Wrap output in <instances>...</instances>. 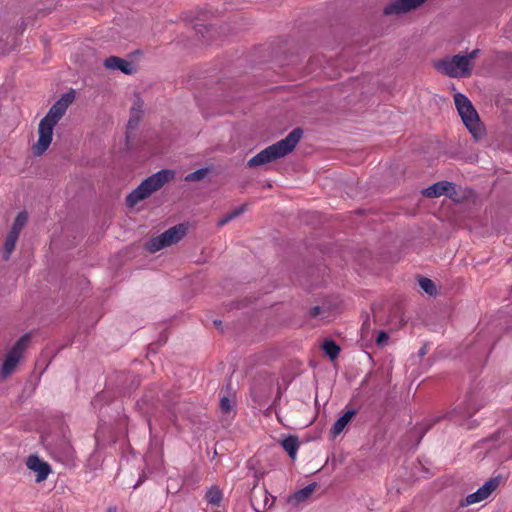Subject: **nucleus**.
Segmentation results:
<instances>
[{
  "label": "nucleus",
  "instance_id": "nucleus-1",
  "mask_svg": "<svg viewBox=\"0 0 512 512\" xmlns=\"http://www.w3.org/2000/svg\"><path fill=\"white\" fill-rule=\"evenodd\" d=\"M73 99V93L62 95V97L51 106L48 113L40 120L38 140L32 146L34 155L41 156L49 148L53 138L54 127L64 116Z\"/></svg>",
  "mask_w": 512,
  "mask_h": 512
},
{
  "label": "nucleus",
  "instance_id": "nucleus-2",
  "mask_svg": "<svg viewBox=\"0 0 512 512\" xmlns=\"http://www.w3.org/2000/svg\"><path fill=\"white\" fill-rule=\"evenodd\" d=\"M303 131L300 128L293 129L284 139L265 148L248 161L249 167H257L289 154L296 147L302 137Z\"/></svg>",
  "mask_w": 512,
  "mask_h": 512
},
{
  "label": "nucleus",
  "instance_id": "nucleus-3",
  "mask_svg": "<svg viewBox=\"0 0 512 512\" xmlns=\"http://www.w3.org/2000/svg\"><path fill=\"white\" fill-rule=\"evenodd\" d=\"M480 50L474 49L467 55L446 57L435 63L436 69L450 77L462 78L471 75L472 61L479 55Z\"/></svg>",
  "mask_w": 512,
  "mask_h": 512
},
{
  "label": "nucleus",
  "instance_id": "nucleus-4",
  "mask_svg": "<svg viewBox=\"0 0 512 512\" xmlns=\"http://www.w3.org/2000/svg\"><path fill=\"white\" fill-rule=\"evenodd\" d=\"M174 178V172L163 169L143 180L141 184L127 196V205L135 206L140 201L149 197L153 192L159 190L165 183Z\"/></svg>",
  "mask_w": 512,
  "mask_h": 512
},
{
  "label": "nucleus",
  "instance_id": "nucleus-5",
  "mask_svg": "<svg viewBox=\"0 0 512 512\" xmlns=\"http://www.w3.org/2000/svg\"><path fill=\"white\" fill-rule=\"evenodd\" d=\"M454 102L466 128L475 139L480 138L483 134V126L471 101L464 94L456 93Z\"/></svg>",
  "mask_w": 512,
  "mask_h": 512
},
{
  "label": "nucleus",
  "instance_id": "nucleus-6",
  "mask_svg": "<svg viewBox=\"0 0 512 512\" xmlns=\"http://www.w3.org/2000/svg\"><path fill=\"white\" fill-rule=\"evenodd\" d=\"M187 233V227L184 224H178L161 233L157 237L150 239L146 243V249L155 253L163 248L178 243Z\"/></svg>",
  "mask_w": 512,
  "mask_h": 512
},
{
  "label": "nucleus",
  "instance_id": "nucleus-7",
  "mask_svg": "<svg viewBox=\"0 0 512 512\" xmlns=\"http://www.w3.org/2000/svg\"><path fill=\"white\" fill-rule=\"evenodd\" d=\"M29 342V336H22L13 347L7 352L0 369V377L5 379L9 377L16 369L23 351Z\"/></svg>",
  "mask_w": 512,
  "mask_h": 512
},
{
  "label": "nucleus",
  "instance_id": "nucleus-8",
  "mask_svg": "<svg viewBox=\"0 0 512 512\" xmlns=\"http://www.w3.org/2000/svg\"><path fill=\"white\" fill-rule=\"evenodd\" d=\"M427 0H394L387 4L384 8L385 15L405 14L417 9Z\"/></svg>",
  "mask_w": 512,
  "mask_h": 512
},
{
  "label": "nucleus",
  "instance_id": "nucleus-9",
  "mask_svg": "<svg viewBox=\"0 0 512 512\" xmlns=\"http://www.w3.org/2000/svg\"><path fill=\"white\" fill-rule=\"evenodd\" d=\"M26 465L31 471H33L37 474L36 475L37 482L44 481L48 477L49 473L51 472L49 464L47 462L41 460L36 455L29 456L27 459Z\"/></svg>",
  "mask_w": 512,
  "mask_h": 512
},
{
  "label": "nucleus",
  "instance_id": "nucleus-10",
  "mask_svg": "<svg viewBox=\"0 0 512 512\" xmlns=\"http://www.w3.org/2000/svg\"><path fill=\"white\" fill-rule=\"evenodd\" d=\"M104 66L109 70H119L125 74H132L135 71L133 64L117 56H110L105 59Z\"/></svg>",
  "mask_w": 512,
  "mask_h": 512
},
{
  "label": "nucleus",
  "instance_id": "nucleus-11",
  "mask_svg": "<svg viewBox=\"0 0 512 512\" xmlns=\"http://www.w3.org/2000/svg\"><path fill=\"white\" fill-rule=\"evenodd\" d=\"M450 190H454L453 184L448 181H439L423 191L426 197L434 198L447 194Z\"/></svg>",
  "mask_w": 512,
  "mask_h": 512
},
{
  "label": "nucleus",
  "instance_id": "nucleus-12",
  "mask_svg": "<svg viewBox=\"0 0 512 512\" xmlns=\"http://www.w3.org/2000/svg\"><path fill=\"white\" fill-rule=\"evenodd\" d=\"M356 415V410L350 409L346 411L332 426L331 434L335 438L338 436L348 425V423L352 420V418Z\"/></svg>",
  "mask_w": 512,
  "mask_h": 512
},
{
  "label": "nucleus",
  "instance_id": "nucleus-13",
  "mask_svg": "<svg viewBox=\"0 0 512 512\" xmlns=\"http://www.w3.org/2000/svg\"><path fill=\"white\" fill-rule=\"evenodd\" d=\"M281 446L288 453L291 459H295L299 448V440L296 436L286 437L281 441Z\"/></svg>",
  "mask_w": 512,
  "mask_h": 512
},
{
  "label": "nucleus",
  "instance_id": "nucleus-14",
  "mask_svg": "<svg viewBox=\"0 0 512 512\" xmlns=\"http://www.w3.org/2000/svg\"><path fill=\"white\" fill-rule=\"evenodd\" d=\"M261 497H263V504L261 505L256 495L252 497V505L256 512H265L268 507H271L273 500L268 496L266 490L261 491Z\"/></svg>",
  "mask_w": 512,
  "mask_h": 512
},
{
  "label": "nucleus",
  "instance_id": "nucleus-15",
  "mask_svg": "<svg viewBox=\"0 0 512 512\" xmlns=\"http://www.w3.org/2000/svg\"><path fill=\"white\" fill-rule=\"evenodd\" d=\"M18 237H19L18 233L9 231V233L5 239V242H4V252H5L4 259L5 260H7L10 257V254L14 250L16 242L18 240Z\"/></svg>",
  "mask_w": 512,
  "mask_h": 512
},
{
  "label": "nucleus",
  "instance_id": "nucleus-16",
  "mask_svg": "<svg viewBox=\"0 0 512 512\" xmlns=\"http://www.w3.org/2000/svg\"><path fill=\"white\" fill-rule=\"evenodd\" d=\"M498 485H499V479L498 478H491L488 481H486L480 488H478V490H479V492L481 493L482 497L485 500L498 487Z\"/></svg>",
  "mask_w": 512,
  "mask_h": 512
},
{
  "label": "nucleus",
  "instance_id": "nucleus-17",
  "mask_svg": "<svg viewBox=\"0 0 512 512\" xmlns=\"http://www.w3.org/2000/svg\"><path fill=\"white\" fill-rule=\"evenodd\" d=\"M330 310L325 306H315L309 311V315L311 318H319L323 321H328L330 318Z\"/></svg>",
  "mask_w": 512,
  "mask_h": 512
},
{
  "label": "nucleus",
  "instance_id": "nucleus-18",
  "mask_svg": "<svg viewBox=\"0 0 512 512\" xmlns=\"http://www.w3.org/2000/svg\"><path fill=\"white\" fill-rule=\"evenodd\" d=\"M205 497L209 504L218 506L222 501V492L217 487L213 486L207 491Z\"/></svg>",
  "mask_w": 512,
  "mask_h": 512
},
{
  "label": "nucleus",
  "instance_id": "nucleus-19",
  "mask_svg": "<svg viewBox=\"0 0 512 512\" xmlns=\"http://www.w3.org/2000/svg\"><path fill=\"white\" fill-rule=\"evenodd\" d=\"M322 348L332 360L337 358L340 352V347L332 340L325 341Z\"/></svg>",
  "mask_w": 512,
  "mask_h": 512
},
{
  "label": "nucleus",
  "instance_id": "nucleus-20",
  "mask_svg": "<svg viewBox=\"0 0 512 512\" xmlns=\"http://www.w3.org/2000/svg\"><path fill=\"white\" fill-rule=\"evenodd\" d=\"M27 220H28L27 213L25 211L20 212L17 215V217H16V219L14 221V224H13V226H12L10 231L20 234V231L25 226V224L27 223Z\"/></svg>",
  "mask_w": 512,
  "mask_h": 512
},
{
  "label": "nucleus",
  "instance_id": "nucleus-21",
  "mask_svg": "<svg viewBox=\"0 0 512 512\" xmlns=\"http://www.w3.org/2000/svg\"><path fill=\"white\" fill-rule=\"evenodd\" d=\"M315 484H310L306 487H304L303 489L297 491L295 494H294V498L297 502H302L304 501L305 499H307L315 490Z\"/></svg>",
  "mask_w": 512,
  "mask_h": 512
},
{
  "label": "nucleus",
  "instance_id": "nucleus-22",
  "mask_svg": "<svg viewBox=\"0 0 512 512\" xmlns=\"http://www.w3.org/2000/svg\"><path fill=\"white\" fill-rule=\"evenodd\" d=\"M419 286L429 295H434L436 293L435 284L429 278H425V277L420 278Z\"/></svg>",
  "mask_w": 512,
  "mask_h": 512
},
{
  "label": "nucleus",
  "instance_id": "nucleus-23",
  "mask_svg": "<svg viewBox=\"0 0 512 512\" xmlns=\"http://www.w3.org/2000/svg\"><path fill=\"white\" fill-rule=\"evenodd\" d=\"M208 170L205 168L198 169L185 177L186 181L194 182L202 180L207 175Z\"/></svg>",
  "mask_w": 512,
  "mask_h": 512
},
{
  "label": "nucleus",
  "instance_id": "nucleus-24",
  "mask_svg": "<svg viewBox=\"0 0 512 512\" xmlns=\"http://www.w3.org/2000/svg\"><path fill=\"white\" fill-rule=\"evenodd\" d=\"M483 500H484V498L482 497V495L479 492V490H477L476 492L471 493V494H469L466 497L465 504L466 505H471V504L479 503V502H481Z\"/></svg>",
  "mask_w": 512,
  "mask_h": 512
},
{
  "label": "nucleus",
  "instance_id": "nucleus-25",
  "mask_svg": "<svg viewBox=\"0 0 512 512\" xmlns=\"http://www.w3.org/2000/svg\"><path fill=\"white\" fill-rule=\"evenodd\" d=\"M220 409L223 413H229L232 410V404L228 397L224 396L221 398Z\"/></svg>",
  "mask_w": 512,
  "mask_h": 512
},
{
  "label": "nucleus",
  "instance_id": "nucleus-26",
  "mask_svg": "<svg viewBox=\"0 0 512 512\" xmlns=\"http://www.w3.org/2000/svg\"><path fill=\"white\" fill-rule=\"evenodd\" d=\"M246 207H247L246 204H243V205L235 208L234 210H232L228 214L232 217V219H235V218H237L238 216H240L241 214H243L245 212Z\"/></svg>",
  "mask_w": 512,
  "mask_h": 512
},
{
  "label": "nucleus",
  "instance_id": "nucleus-27",
  "mask_svg": "<svg viewBox=\"0 0 512 512\" xmlns=\"http://www.w3.org/2000/svg\"><path fill=\"white\" fill-rule=\"evenodd\" d=\"M388 338V334L384 331H381L377 336L376 342L378 345H385L386 342L388 341Z\"/></svg>",
  "mask_w": 512,
  "mask_h": 512
},
{
  "label": "nucleus",
  "instance_id": "nucleus-28",
  "mask_svg": "<svg viewBox=\"0 0 512 512\" xmlns=\"http://www.w3.org/2000/svg\"><path fill=\"white\" fill-rule=\"evenodd\" d=\"M232 219V217L229 215V214H226L225 216H223L217 223V226L218 227H223L224 225H226L228 222H230Z\"/></svg>",
  "mask_w": 512,
  "mask_h": 512
},
{
  "label": "nucleus",
  "instance_id": "nucleus-29",
  "mask_svg": "<svg viewBox=\"0 0 512 512\" xmlns=\"http://www.w3.org/2000/svg\"><path fill=\"white\" fill-rule=\"evenodd\" d=\"M458 410H460V408H456V409L454 410V412H453V413L451 414V416H450V417H451V419H452V420H454L455 422H459V421H460V420H459V419H457V417H456V414L459 412Z\"/></svg>",
  "mask_w": 512,
  "mask_h": 512
},
{
  "label": "nucleus",
  "instance_id": "nucleus-30",
  "mask_svg": "<svg viewBox=\"0 0 512 512\" xmlns=\"http://www.w3.org/2000/svg\"><path fill=\"white\" fill-rule=\"evenodd\" d=\"M137 121H138V116H135V119L134 118H131L129 120V126L132 127L133 125H136L137 124Z\"/></svg>",
  "mask_w": 512,
  "mask_h": 512
},
{
  "label": "nucleus",
  "instance_id": "nucleus-31",
  "mask_svg": "<svg viewBox=\"0 0 512 512\" xmlns=\"http://www.w3.org/2000/svg\"><path fill=\"white\" fill-rule=\"evenodd\" d=\"M64 449H65V453H66V455H67V456H68V455H70V452H71V447H70V445L66 443V444H65Z\"/></svg>",
  "mask_w": 512,
  "mask_h": 512
},
{
  "label": "nucleus",
  "instance_id": "nucleus-32",
  "mask_svg": "<svg viewBox=\"0 0 512 512\" xmlns=\"http://www.w3.org/2000/svg\"><path fill=\"white\" fill-rule=\"evenodd\" d=\"M465 414H466L467 416H469V417H470V416H472L473 412H471V411H466V412H465Z\"/></svg>",
  "mask_w": 512,
  "mask_h": 512
},
{
  "label": "nucleus",
  "instance_id": "nucleus-33",
  "mask_svg": "<svg viewBox=\"0 0 512 512\" xmlns=\"http://www.w3.org/2000/svg\"><path fill=\"white\" fill-rule=\"evenodd\" d=\"M369 322V319H367L365 322H363V326H365Z\"/></svg>",
  "mask_w": 512,
  "mask_h": 512
}]
</instances>
